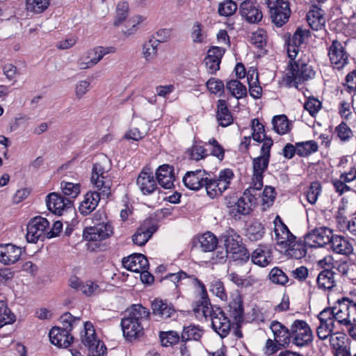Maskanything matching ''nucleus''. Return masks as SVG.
Listing matches in <instances>:
<instances>
[{"mask_svg":"<svg viewBox=\"0 0 356 356\" xmlns=\"http://www.w3.org/2000/svg\"><path fill=\"white\" fill-rule=\"evenodd\" d=\"M127 313V316L122 318L120 325L125 339L132 341L143 334L142 321L149 318L150 312L148 309L138 304L133 305Z\"/></svg>","mask_w":356,"mask_h":356,"instance_id":"nucleus-1","label":"nucleus"},{"mask_svg":"<svg viewBox=\"0 0 356 356\" xmlns=\"http://www.w3.org/2000/svg\"><path fill=\"white\" fill-rule=\"evenodd\" d=\"M15 321V316L4 300H0V328Z\"/></svg>","mask_w":356,"mask_h":356,"instance_id":"nucleus-45","label":"nucleus"},{"mask_svg":"<svg viewBox=\"0 0 356 356\" xmlns=\"http://www.w3.org/2000/svg\"><path fill=\"white\" fill-rule=\"evenodd\" d=\"M129 4L127 2L123 1L118 4L116 8V16L113 24L115 26H120L124 22L128 15Z\"/></svg>","mask_w":356,"mask_h":356,"instance_id":"nucleus-56","label":"nucleus"},{"mask_svg":"<svg viewBox=\"0 0 356 356\" xmlns=\"http://www.w3.org/2000/svg\"><path fill=\"white\" fill-rule=\"evenodd\" d=\"M225 52V49L224 48L216 46L208 50L204 62L210 74H214L220 69L221 59Z\"/></svg>","mask_w":356,"mask_h":356,"instance_id":"nucleus-20","label":"nucleus"},{"mask_svg":"<svg viewBox=\"0 0 356 356\" xmlns=\"http://www.w3.org/2000/svg\"><path fill=\"white\" fill-rule=\"evenodd\" d=\"M238 6L232 0H225L218 5V13L220 16L229 17L237 10Z\"/></svg>","mask_w":356,"mask_h":356,"instance_id":"nucleus-53","label":"nucleus"},{"mask_svg":"<svg viewBox=\"0 0 356 356\" xmlns=\"http://www.w3.org/2000/svg\"><path fill=\"white\" fill-rule=\"evenodd\" d=\"M252 261L261 267H266L273 261L272 251L266 245H259L251 255Z\"/></svg>","mask_w":356,"mask_h":356,"instance_id":"nucleus-27","label":"nucleus"},{"mask_svg":"<svg viewBox=\"0 0 356 356\" xmlns=\"http://www.w3.org/2000/svg\"><path fill=\"white\" fill-rule=\"evenodd\" d=\"M328 56L332 65L337 69L343 68L348 60V54L346 51L343 44L337 40L332 41L328 49Z\"/></svg>","mask_w":356,"mask_h":356,"instance_id":"nucleus-11","label":"nucleus"},{"mask_svg":"<svg viewBox=\"0 0 356 356\" xmlns=\"http://www.w3.org/2000/svg\"><path fill=\"white\" fill-rule=\"evenodd\" d=\"M225 88L230 94L239 99L247 95L246 87L237 79H232L226 83Z\"/></svg>","mask_w":356,"mask_h":356,"instance_id":"nucleus-38","label":"nucleus"},{"mask_svg":"<svg viewBox=\"0 0 356 356\" xmlns=\"http://www.w3.org/2000/svg\"><path fill=\"white\" fill-rule=\"evenodd\" d=\"M291 335L293 344L304 347L312 343V331L305 321L296 320L291 325Z\"/></svg>","mask_w":356,"mask_h":356,"instance_id":"nucleus-3","label":"nucleus"},{"mask_svg":"<svg viewBox=\"0 0 356 356\" xmlns=\"http://www.w3.org/2000/svg\"><path fill=\"white\" fill-rule=\"evenodd\" d=\"M337 273L330 269L321 271L316 278L318 287L324 291H331L336 285L335 275Z\"/></svg>","mask_w":356,"mask_h":356,"instance_id":"nucleus-32","label":"nucleus"},{"mask_svg":"<svg viewBox=\"0 0 356 356\" xmlns=\"http://www.w3.org/2000/svg\"><path fill=\"white\" fill-rule=\"evenodd\" d=\"M338 137L342 141L348 140L353 136V132L350 127L343 122L339 124L335 129Z\"/></svg>","mask_w":356,"mask_h":356,"instance_id":"nucleus-62","label":"nucleus"},{"mask_svg":"<svg viewBox=\"0 0 356 356\" xmlns=\"http://www.w3.org/2000/svg\"><path fill=\"white\" fill-rule=\"evenodd\" d=\"M321 192V184L318 181H313L310 184L308 191L306 193L307 201L311 204H314Z\"/></svg>","mask_w":356,"mask_h":356,"instance_id":"nucleus-57","label":"nucleus"},{"mask_svg":"<svg viewBox=\"0 0 356 356\" xmlns=\"http://www.w3.org/2000/svg\"><path fill=\"white\" fill-rule=\"evenodd\" d=\"M188 277H189V276L186 273L180 270L177 273L168 274L161 281L164 285H169L170 284H172L175 289H177L179 284L181 283V281Z\"/></svg>","mask_w":356,"mask_h":356,"instance_id":"nucleus-48","label":"nucleus"},{"mask_svg":"<svg viewBox=\"0 0 356 356\" xmlns=\"http://www.w3.org/2000/svg\"><path fill=\"white\" fill-rule=\"evenodd\" d=\"M193 310L196 315L201 314L205 318L211 315L214 309L210 302L208 295H201V299L193 305Z\"/></svg>","mask_w":356,"mask_h":356,"instance_id":"nucleus-35","label":"nucleus"},{"mask_svg":"<svg viewBox=\"0 0 356 356\" xmlns=\"http://www.w3.org/2000/svg\"><path fill=\"white\" fill-rule=\"evenodd\" d=\"M270 328L273 333L274 341L282 347H287L291 343V327L289 328L277 321H273Z\"/></svg>","mask_w":356,"mask_h":356,"instance_id":"nucleus-15","label":"nucleus"},{"mask_svg":"<svg viewBox=\"0 0 356 356\" xmlns=\"http://www.w3.org/2000/svg\"><path fill=\"white\" fill-rule=\"evenodd\" d=\"M251 42L258 48H262L266 43V34L264 30H258L252 33Z\"/></svg>","mask_w":356,"mask_h":356,"instance_id":"nucleus-64","label":"nucleus"},{"mask_svg":"<svg viewBox=\"0 0 356 356\" xmlns=\"http://www.w3.org/2000/svg\"><path fill=\"white\" fill-rule=\"evenodd\" d=\"M21 254V248L15 245H0V262L4 265L15 264L19 259Z\"/></svg>","mask_w":356,"mask_h":356,"instance_id":"nucleus-23","label":"nucleus"},{"mask_svg":"<svg viewBox=\"0 0 356 356\" xmlns=\"http://www.w3.org/2000/svg\"><path fill=\"white\" fill-rule=\"evenodd\" d=\"M332 232L325 227L313 229L305 236V243L309 248L323 247L330 243Z\"/></svg>","mask_w":356,"mask_h":356,"instance_id":"nucleus-6","label":"nucleus"},{"mask_svg":"<svg viewBox=\"0 0 356 356\" xmlns=\"http://www.w3.org/2000/svg\"><path fill=\"white\" fill-rule=\"evenodd\" d=\"M158 183L164 188L170 189L174 187L175 174L174 168L168 164L159 167L156 172Z\"/></svg>","mask_w":356,"mask_h":356,"instance_id":"nucleus-24","label":"nucleus"},{"mask_svg":"<svg viewBox=\"0 0 356 356\" xmlns=\"http://www.w3.org/2000/svg\"><path fill=\"white\" fill-rule=\"evenodd\" d=\"M273 129L278 134L283 135L290 131L289 122L285 115H275L272 119Z\"/></svg>","mask_w":356,"mask_h":356,"instance_id":"nucleus-42","label":"nucleus"},{"mask_svg":"<svg viewBox=\"0 0 356 356\" xmlns=\"http://www.w3.org/2000/svg\"><path fill=\"white\" fill-rule=\"evenodd\" d=\"M157 229L158 226L156 225H150L149 221H145L133 235L132 241L134 243L139 246L145 245Z\"/></svg>","mask_w":356,"mask_h":356,"instance_id":"nucleus-21","label":"nucleus"},{"mask_svg":"<svg viewBox=\"0 0 356 356\" xmlns=\"http://www.w3.org/2000/svg\"><path fill=\"white\" fill-rule=\"evenodd\" d=\"M297 154L301 157H306L318 151V143L314 140L296 143Z\"/></svg>","mask_w":356,"mask_h":356,"instance_id":"nucleus-40","label":"nucleus"},{"mask_svg":"<svg viewBox=\"0 0 356 356\" xmlns=\"http://www.w3.org/2000/svg\"><path fill=\"white\" fill-rule=\"evenodd\" d=\"M321 107V102L314 97H309L305 103L304 108L312 116H314Z\"/></svg>","mask_w":356,"mask_h":356,"instance_id":"nucleus-63","label":"nucleus"},{"mask_svg":"<svg viewBox=\"0 0 356 356\" xmlns=\"http://www.w3.org/2000/svg\"><path fill=\"white\" fill-rule=\"evenodd\" d=\"M325 12L317 6H312L307 14V21L313 30H321L325 26Z\"/></svg>","mask_w":356,"mask_h":356,"instance_id":"nucleus-29","label":"nucleus"},{"mask_svg":"<svg viewBox=\"0 0 356 356\" xmlns=\"http://www.w3.org/2000/svg\"><path fill=\"white\" fill-rule=\"evenodd\" d=\"M159 337L161 345L165 347L177 344L181 339V337H179L176 331L161 332Z\"/></svg>","mask_w":356,"mask_h":356,"instance_id":"nucleus-51","label":"nucleus"},{"mask_svg":"<svg viewBox=\"0 0 356 356\" xmlns=\"http://www.w3.org/2000/svg\"><path fill=\"white\" fill-rule=\"evenodd\" d=\"M330 248L333 252L348 255L353 252V246L344 237L340 236H332L329 243Z\"/></svg>","mask_w":356,"mask_h":356,"instance_id":"nucleus-33","label":"nucleus"},{"mask_svg":"<svg viewBox=\"0 0 356 356\" xmlns=\"http://www.w3.org/2000/svg\"><path fill=\"white\" fill-rule=\"evenodd\" d=\"M202 336V330L194 325L184 326L181 336V342L188 341H198Z\"/></svg>","mask_w":356,"mask_h":356,"instance_id":"nucleus-41","label":"nucleus"},{"mask_svg":"<svg viewBox=\"0 0 356 356\" xmlns=\"http://www.w3.org/2000/svg\"><path fill=\"white\" fill-rule=\"evenodd\" d=\"M49 1L50 0H26V10L36 14L42 13L49 6Z\"/></svg>","mask_w":356,"mask_h":356,"instance_id":"nucleus-49","label":"nucleus"},{"mask_svg":"<svg viewBox=\"0 0 356 356\" xmlns=\"http://www.w3.org/2000/svg\"><path fill=\"white\" fill-rule=\"evenodd\" d=\"M136 184L144 195L152 193L157 188L156 180L150 168H144L140 172Z\"/></svg>","mask_w":356,"mask_h":356,"instance_id":"nucleus-18","label":"nucleus"},{"mask_svg":"<svg viewBox=\"0 0 356 356\" xmlns=\"http://www.w3.org/2000/svg\"><path fill=\"white\" fill-rule=\"evenodd\" d=\"M81 343L88 348V351L99 348L102 344H104L102 341L97 339L94 326L90 321L84 323V334H81Z\"/></svg>","mask_w":356,"mask_h":356,"instance_id":"nucleus-25","label":"nucleus"},{"mask_svg":"<svg viewBox=\"0 0 356 356\" xmlns=\"http://www.w3.org/2000/svg\"><path fill=\"white\" fill-rule=\"evenodd\" d=\"M108 170L102 165L101 163H95L92 167L91 176L92 183L104 193H108L111 188V181L105 175Z\"/></svg>","mask_w":356,"mask_h":356,"instance_id":"nucleus-14","label":"nucleus"},{"mask_svg":"<svg viewBox=\"0 0 356 356\" xmlns=\"http://www.w3.org/2000/svg\"><path fill=\"white\" fill-rule=\"evenodd\" d=\"M100 195L98 192H88L84 195V200L80 203V213L84 216L91 213L98 205Z\"/></svg>","mask_w":356,"mask_h":356,"instance_id":"nucleus-30","label":"nucleus"},{"mask_svg":"<svg viewBox=\"0 0 356 356\" xmlns=\"http://www.w3.org/2000/svg\"><path fill=\"white\" fill-rule=\"evenodd\" d=\"M250 257V254L243 244L229 253V258L236 264H245L249 261Z\"/></svg>","mask_w":356,"mask_h":356,"instance_id":"nucleus-43","label":"nucleus"},{"mask_svg":"<svg viewBox=\"0 0 356 356\" xmlns=\"http://www.w3.org/2000/svg\"><path fill=\"white\" fill-rule=\"evenodd\" d=\"M116 51V49L114 47H101L98 46L95 47L92 49L94 53V56L90 59V64L96 65L97 64L104 56L108 54H113Z\"/></svg>","mask_w":356,"mask_h":356,"instance_id":"nucleus-55","label":"nucleus"},{"mask_svg":"<svg viewBox=\"0 0 356 356\" xmlns=\"http://www.w3.org/2000/svg\"><path fill=\"white\" fill-rule=\"evenodd\" d=\"M49 221L41 216L32 218L27 225L26 238L28 243H35L38 240L47 238L45 231L49 227Z\"/></svg>","mask_w":356,"mask_h":356,"instance_id":"nucleus-5","label":"nucleus"},{"mask_svg":"<svg viewBox=\"0 0 356 356\" xmlns=\"http://www.w3.org/2000/svg\"><path fill=\"white\" fill-rule=\"evenodd\" d=\"M307 246L308 245L305 243V239H304V242L301 241L296 242L295 240L291 245H287L285 248L289 256L296 259H300L306 256Z\"/></svg>","mask_w":356,"mask_h":356,"instance_id":"nucleus-37","label":"nucleus"},{"mask_svg":"<svg viewBox=\"0 0 356 356\" xmlns=\"http://www.w3.org/2000/svg\"><path fill=\"white\" fill-rule=\"evenodd\" d=\"M220 239L223 242L225 249H227L229 253L233 250H236V248L243 244L241 236L232 228H229L223 232Z\"/></svg>","mask_w":356,"mask_h":356,"instance_id":"nucleus-31","label":"nucleus"},{"mask_svg":"<svg viewBox=\"0 0 356 356\" xmlns=\"http://www.w3.org/2000/svg\"><path fill=\"white\" fill-rule=\"evenodd\" d=\"M242 297L240 295H237L229 305L230 316L237 323L243 321L244 309Z\"/></svg>","mask_w":356,"mask_h":356,"instance_id":"nucleus-36","label":"nucleus"},{"mask_svg":"<svg viewBox=\"0 0 356 356\" xmlns=\"http://www.w3.org/2000/svg\"><path fill=\"white\" fill-rule=\"evenodd\" d=\"M197 244L202 251L212 252L217 247L218 239L213 234L207 232L198 238Z\"/></svg>","mask_w":356,"mask_h":356,"instance_id":"nucleus-34","label":"nucleus"},{"mask_svg":"<svg viewBox=\"0 0 356 356\" xmlns=\"http://www.w3.org/2000/svg\"><path fill=\"white\" fill-rule=\"evenodd\" d=\"M207 172L204 170L198 169L187 172L183 177L184 185L189 189L198 191L204 187Z\"/></svg>","mask_w":356,"mask_h":356,"instance_id":"nucleus-19","label":"nucleus"},{"mask_svg":"<svg viewBox=\"0 0 356 356\" xmlns=\"http://www.w3.org/2000/svg\"><path fill=\"white\" fill-rule=\"evenodd\" d=\"M113 234V227L109 222H102L83 229V237L86 241L99 242L109 238Z\"/></svg>","mask_w":356,"mask_h":356,"instance_id":"nucleus-7","label":"nucleus"},{"mask_svg":"<svg viewBox=\"0 0 356 356\" xmlns=\"http://www.w3.org/2000/svg\"><path fill=\"white\" fill-rule=\"evenodd\" d=\"M345 301L348 309L346 315L348 325H356V302L349 298H346Z\"/></svg>","mask_w":356,"mask_h":356,"instance_id":"nucleus-61","label":"nucleus"},{"mask_svg":"<svg viewBox=\"0 0 356 356\" xmlns=\"http://www.w3.org/2000/svg\"><path fill=\"white\" fill-rule=\"evenodd\" d=\"M261 189L255 188L251 186L243 192V196L241 197L233 208V211L236 210V213L241 215H248L252 210V207L257 204V191Z\"/></svg>","mask_w":356,"mask_h":356,"instance_id":"nucleus-8","label":"nucleus"},{"mask_svg":"<svg viewBox=\"0 0 356 356\" xmlns=\"http://www.w3.org/2000/svg\"><path fill=\"white\" fill-rule=\"evenodd\" d=\"M269 280L274 284L284 285L289 282V277L280 268L274 267L268 274Z\"/></svg>","mask_w":356,"mask_h":356,"instance_id":"nucleus-54","label":"nucleus"},{"mask_svg":"<svg viewBox=\"0 0 356 356\" xmlns=\"http://www.w3.org/2000/svg\"><path fill=\"white\" fill-rule=\"evenodd\" d=\"M277 218L280 220V225L275 226L274 230L275 239L277 241V244L284 248L287 247V245H291L294 242L296 237L289 231L286 225L281 221L278 216L276 217Z\"/></svg>","mask_w":356,"mask_h":356,"instance_id":"nucleus-28","label":"nucleus"},{"mask_svg":"<svg viewBox=\"0 0 356 356\" xmlns=\"http://www.w3.org/2000/svg\"><path fill=\"white\" fill-rule=\"evenodd\" d=\"M207 195L211 198H214L216 196L220 195L225 190L222 188L220 182L216 179H209L207 177L204 183Z\"/></svg>","mask_w":356,"mask_h":356,"instance_id":"nucleus-46","label":"nucleus"},{"mask_svg":"<svg viewBox=\"0 0 356 356\" xmlns=\"http://www.w3.org/2000/svg\"><path fill=\"white\" fill-rule=\"evenodd\" d=\"M346 298H343L341 300H339L338 307H334V314L336 322L338 324L347 325H348V318H347V304L345 301Z\"/></svg>","mask_w":356,"mask_h":356,"instance_id":"nucleus-44","label":"nucleus"},{"mask_svg":"<svg viewBox=\"0 0 356 356\" xmlns=\"http://www.w3.org/2000/svg\"><path fill=\"white\" fill-rule=\"evenodd\" d=\"M272 22L278 27L282 26L289 20L291 15L289 2L284 0H268Z\"/></svg>","mask_w":356,"mask_h":356,"instance_id":"nucleus-4","label":"nucleus"},{"mask_svg":"<svg viewBox=\"0 0 356 356\" xmlns=\"http://www.w3.org/2000/svg\"><path fill=\"white\" fill-rule=\"evenodd\" d=\"M51 343L58 347L67 348L73 341L70 332L60 327H53L49 333Z\"/></svg>","mask_w":356,"mask_h":356,"instance_id":"nucleus-17","label":"nucleus"},{"mask_svg":"<svg viewBox=\"0 0 356 356\" xmlns=\"http://www.w3.org/2000/svg\"><path fill=\"white\" fill-rule=\"evenodd\" d=\"M310 32L309 30L298 28L291 38L289 39L291 44H298L300 46L305 41V38H309Z\"/></svg>","mask_w":356,"mask_h":356,"instance_id":"nucleus-59","label":"nucleus"},{"mask_svg":"<svg viewBox=\"0 0 356 356\" xmlns=\"http://www.w3.org/2000/svg\"><path fill=\"white\" fill-rule=\"evenodd\" d=\"M46 204L48 209L60 216L65 209H72L73 201L63 197L58 193H51L46 197Z\"/></svg>","mask_w":356,"mask_h":356,"instance_id":"nucleus-9","label":"nucleus"},{"mask_svg":"<svg viewBox=\"0 0 356 356\" xmlns=\"http://www.w3.org/2000/svg\"><path fill=\"white\" fill-rule=\"evenodd\" d=\"M152 315L162 319L173 318L176 314L174 305L161 299L156 298L151 303Z\"/></svg>","mask_w":356,"mask_h":356,"instance_id":"nucleus-16","label":"nucleus"},{"mask_svg":"<svg viewBox=\"0 0 356 356\" xmlns=\"http://www.w3.org/2000/svg\"><path fill=\"white\" fill-rule=\"evenodd\" d=\"M251 129L252 131L251 137L254 140L258 143L262 142L263 138H266L267 136L265 132L264 126L260 123L259 120L257 118L252 120Z\"/></svg>","mask_w":356,"mask_h":356,"instance_id":"nucleus-52","label":"nucleus"},{"mask_svg":"<svg viewBox=\"0 0 356 356\" xmlns=\"http://www.w3.org/2000/svg\"><path fill=\"white\" fill-rule=\"evenodd\" d=\"M240 13L249 23H258L262 19V13L256 0H245L241 3Z\"/></svg>","mask_w":356,"mask_h":356,"instance_id":"nucleus-13","label":"nucleus"},{"mask_svg":"<svg viewBox=\"0 0 356 356\" xmlns=\"http://www.w3.org/2000/svg\"><path fill=\"white\" fill-rule=\"evenodd\" d=\"M211 319V327L221 338L227 337L231 330V322L225 316V313L218 307L211 315L209 316Z\"/></svg>","mask_w":356,"mask_h":356,"instance_id":"nucleus-10","label":"nucleus"},{"mask_svg":"<svg viewBox=\"0 0 356 356\" xmlns=\"http://www.w3.org/2000/svg\"><path fill=\"white\" fill-rule=\"evenodd\" d=\"M265 233L264 225L258 222H253L247 229V236L252 241H257L262 238Z\"/></svg>","mask_w":356,"mask_h":356,"instance_id":"nucleus-47","label":"nucleus"},{"mask_svg":"<svg viewBox=\"0 0 356 356\" xmlns=\"http://www.w3.org/2000/svg\"><path fill=\"white\" fill-rule=\"evenodd\" d=\"M80 291L83 294L89 297L98 294L100 292V289L97 284L92 281H87L86 283L83 282Z\"/></svg>","mask_w":356,"mask_h":356,"instance_id":"nucleus-60","label":"nucleus"},{"mask_svg":"<svg viewBox=\"0 0 356 356\" xmlns=\"http://www.w3.org/2000/svg\"><path fill=\"white\" fill-rule=\"evenodd\" d=\"M233 177V171L229 168H226L219 172L218 178L216 179L220 182V185L222 186V188L226 190L229 188Z\"/></svg>","mask_w":356,"mask_h":356,"instance_id":"nucleus-58","label":"nucleus"},{"mask_svg":"<svg viewBox=\"0 0 356 356\" xmlns=\"http://www.w3.org/2000/svg\"><path fill=\"white\" fill-rule=\"evenodd\" d=\"M60 188L63 193L70 200L74 199L80 193V184L62 181Z\"/></svg>","mask_w":356,"mask_h":356,"instance_id":"nucleus-50","label":"nucleus"},{"mask_svg":"<svg viewBox=\"0 0 356 356\" xmlns=\"http://www.w3.org/2000/svg\"><path fill=\"white\" fill-rule=\"evenodd\" d=\"M159 42L155 39H149L143 46V57L147 62H152L157 56Z\"/></svg>","mask_w":356,"mask_h":356,"instance_id":"nucleus-39","label":"nucleus"},{"mask_svg":"<svg viewBox=\"0 0 356 356\" xmlns=\"http://www.w3.org/2000/svg\"><path fill=\"white\" fill-rule=\"evenodd\" d=\"M270 158L260 155L252 160L253 175L252 186L255 188L263 187L264 173L267 170Z\"/></svg>","mask_w":356,"mask_h":356,"instance_id":"nucleus-12","label":"nucleus"},{"mask_svg":"<svg viewBox=\"0 0 356 356\" xmlns=\"http://www.w3.org/2000/svg\"><path fill=\"white\" fill-rule=\"evenodd\" d=\"M315 76V71L309 64L300 62L290 63L288 72L283 78V82L289 87L298 88V84L312 79Z\"/></svg>","mask_w":356,"mask_h":356,"instance_id":"nucleus-2","label":"nucleus"},{"mask_svg":"<svg viewBox=\"0 0 356 356\" xmlns=\"http://www.w3.org/2000/svg\"><path fill=\"white\" fill-rule=\"evenodd\" d=\"M123 266L130 271L139 273L149 268V261L143 254H133L122 259Z\"/></svg>","mask_w":356,"mask_h":356,"instance_id":"nucleus-22","label":"nucleus"},{"mask_svg":"<svg viewBox=\"0 0 356 356\" xmlns=\"http://www.w3.org/2000/svg\"><path fill=\"white\" fill-rule=\"evenodd\" d=\"M216 118L219 126L226 127L233 123V115L228 108L227 101L218 99L216 104Z\"/></svg>","mask_w":356,"mask_h":356,"instance_id":"nucleus-26","label":"nucleus"}]
</instances>
